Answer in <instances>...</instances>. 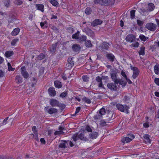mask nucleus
Instances as JSON below:
<instances>
[{
	"mask_svg": "<svg viewBox=\"0 0 159 159\" xmlns=\"http://www.w3.org/2000/svg\"><path fill=\"white\" fill-rule=\"evenodd\" d=\"M87 39L86 36L84 35H81L80 36H79L78 39V41L80 43H82L84 42H85Z\"/></svg>",
	"mask_w": 159,
	"mask_h": 159,
	"instance_id": "18",
	"label": "nucleus"
},
{
	"mask_svg": "<svg viewBox=\"0 0 159 159\" xmlns=\"http://www.w3.org/2000/svg\"><path fill=\"white\" fill-rule=\"evenodd\" d=\"M14 54V52L12 51H7L6 52L5 55L6 57H9L12 56Z\"/></svg>",
	"mask_w": 159,
	"mask_h": 159,
	"instance_id": "32",
	"label": "nucleus"
},
{
	"mask_svg": "<svg viewBox=\"0 0 159 159\" xmlns=\"http://www.w3.org/2000/svg\"><path fill=\"white\" fill-rule=\"evenodd\" d=\"M113 114L112 111L109 112L108 115L106 116L107 118H108L107 120L108 121H110L112 119H113L114 117H113Z\"/></svg>",
	"mask_w": 159,
	"mask_h": 159,
	"instance_id": "24",
	"label": "nucleus"
},
{
	"mask_svg": "<svg viewBox=\"0 0 159 159\" xmlns=\"http://www.w3.org/2000/svg\"><path fill=\"white\" fill-rule=\"evenodd\" d=\"M119 84L122 86L123 87H125L127 84V81L124 79H119Z\"/></svg>",
	"mask_w": 159,
	"mask_h": 159,
	"instance_id": "34",
	"label": "nucleus"
},
{
	"mask_svg": "<svg viewBox=\"0 0 159 159\" xmlns=\"http://www.w3.org/2000/svg\"><path fill=\"white\" fill-rule=\"evenodd\" d=\"M7 65L8 66V69L9 71H14L15 68H13L12 67L11 65V64L10 63H7Z\"/></svg>",
	"mask_w": 159,
	"mask_h": 159,
	"instance_id": "57",
	"label": "nucleus"
},
{
	"mask_svg": "<svg viewBox=\"0 0 159 159\" xmlns=\"http://www.w3.org/2000/svg\"><path fill=\"white\" fill-rule=\"evenodd\" d=\"M82 100L87 103L89 104L91 103L90 100L86 97H84L82 98Z\"/></svg>",
	"mask_w": 159,
	"mask_h": 159,
	"instance_id": "45",
	"label": "nucleus"
},
{
	"mask_svg": "<svg viewBox=\"0 0 159 159\" xmlns=\"http://www.w3.org/2000/svg\"><path fill=\"white\" fill-rule=\"evenodd\" d=\"M131 69L134 71H137L139 70L138 68L136 67H133L132 66H130Z\"/></svg>",
	"mask_w": 159,
	"mask_h": 159,
	"instance_id": "63",
	"label": "nucleus"
},
{
	"mask_svg": "<svg viewBox=\"0 0 159 159\" xmlns=\"http://www.w3.org/2000/svg\"><path fill=\"white\" fill-rule=\"evenodd\" d=\"M74 58L73 57L68 58L67 60L68 63V66H67L68 67L71 68L74 65L75 61L73 60Z\"/></svg>",
	"mask_w": 159,
	"mask_h": 159,
	"instance_id": "12",
	"label": "nucleus"
},
{
	"mask_svg": "<svg viewBox=\"0 0 159 159\" xmlns=\"http://www.w3.org/2000/svg\"><path fill=\"white\" fill-rule=\"evenodd\" d=\"M20 31V29L19 28H16L14 29L11 33V34L13 36H15L17 35Z\"/></svg>",
	"mask_w": 159,
	"mask_h": 159,
	"instance_id": "19",
	"label": "nucleus"
},
{
	"mask_svg": "<svg viewBox=\"0 0 159 159\" xmlns=\"http://www.w3.org/2000/svg\"><path fill=\"white\" fill-rule=\"evenodd\" d=\"M145 47L144 46L140 48V50L139 52V55L143 56L145 54Z\"/></svg>",
	"mask_w": 159,
	"mask_h": 159,
	"instance_id": "35",
	"label": "nucleus"
},
{
	"mask_svg": "<svg viewBox=\"0 0 159 159\" xmlns=\"http://www.w3.org/2000/svg\"><path fill=\"white\" fill-rule=\"evenodd\" d=\"M68 94V91H65L64 92L61 93L60 97L62 98H64L67 96Z\"/></svg>",
	"mask_w": 159,
	"mask_h": 159,
	"instance_id": "41",
	"label": "nucleus"
},
{
	"mask_svg": "<svg viewBox=\"0 0 159 159\" xmlns=\"http://www.w3.org/2000/svg\"><path fill=\"white\" fill-rule=\"evenodd\" d=\"M127 137L130 138L131 140L134 139L135 137L134 135L133 134H128L127 135Z\"/></svg>",
	"mask_w": 159,
	"mask_h": 159,
	"instance_id": "62",
	"label": "nucleus"
},
{
	"mask_svg": "<svg viewBox=\"0 0 159 159\" xmlns=\"http://www.w3.org/2000/svg\"><path fill=\"white\" fill-rule=\"evenodd\" d=\"M136 11L135 10H132L131 11L130 13V18L132 19H133L135 18V13Z\"/></svg>",
	"mask_w": 159,
	"mask_h": 159,
	"instance_id": "48",
	"label": "nucleus"
},
{
	"mask_svg": "<svg viewBox=\"0 0 159 159\" xmlns=\"http://www.w3.org/2000/svg\"><path fill=\"white\" fill-rule=\"evenodd\" d=\"M145 27L150 31H154L157 28V25L153 23H149L146 24Z\"/></svg>",
	"mask_w": 159,
	"mask_h": 159,
	"instance_id": "4",
	"label": "nucleus"
},
{
	"mask_svg": "<svg viewBox=\"0 0 159 159\" xmlns=\"http://www.w3.org/2000/svg\"><path fill=\"white\" fill-rule=\"evenodd\" d=\"M131 97L128 95H125L124 96L123 98V101L126 102L127 101H129Z\"/></svg>",
	"mask_w": 159,
	"mask_h": 159,
	"instance_id": "51",
	"label": "nucleus"
},
{
	"mask_svg": "<svg viewBox=\"0 0 159 159\" xmlns=\"http://www.w3.org/2000/svg\"><path fill=\"white\" fill-rule=\"evenodd\" d=\"M85 46L87 48H91L93 46V44L91 43L90 40H87L85 41Z\"/></svg>",
	"mask_w": 159,
	"mask_h": 159,
	"instance_id": "31",
	"label": "nucleus"
},
{
	"mask_svg": "<svg viewBox=\"0 0 159 159\" xmlns=\"http://www.w3.org/2000/svg\"><path fill=\"white\" fill-rule=\"evenodd\" d=\"M96 80L97 82L99 83H100L102 82V78H101L99 76H98L96 77Z\"/></svg>",
	"mask_w": 159,
	"mask_h": 159,
	"instance_id": "61",
	"label": "nucleus"
},
{
	"mask_svg": "<svg viewBox=\"0 0 159 159\" xmlns=\"http://www.w3.org/2000/svg\"><path fill=\"white\" fill-rule=\"evenodd\" d=\"M77 134H74L72 136V139L74 140V141L75 142H76L78 140V138H77Z\"/></svg>",
	"mask_w": 159,
	"mask_h": 159,
	"instance_id": "60",
	"label": "nucleus"
},
{
	"mask_svg": "<svg viewBox=\"0 0 159 159\" xmlns=\"http://www.w3.org/2000/svg\"><path fill=\"white\" fill-rule=\"evenodd\" d=\"M71 48L73 52L76 53H79L81 50L80 46L76 43L73 44Z\"/></svg>",
	"mask_w": 159,
	"mask_h": 159,
	"instance_id": "8",
	"label": "nucleus"
},
{
	"mask_svg": "<svg viewBox=\"0 0 159 159\" xmlns=\"http://www.w3.org/2000/svg\"><path fill=\"white\" fill-rule=\"evenodd\" d=\"M67 141H62V143H60L59 146V148H64L66 147V144L67 143Z\"/></svg>",
	"mask_w": 159,
	"mask_h": 159,
	"instance_id": "28",
	"label": "nucleus"
},
{
	"mask_svg": "<svg viewBox=\"0 0 159 159\" xmlns=\"http://www.w3.org/2000/svg\"><path fill=\"white\" fill-rule=\"evenodd\" d=\"M8 119V117H7L3 121L2 123L0 125L2 126L3 125H6L7 123V120Z\"/></svg>",
	"mask_w": 159,
	"mask_h": 159,
	"instance_id": "54",
	"label": "nucleus"
},
{
	"mask_svg": "<svg viewBox=\"0 0 159 159\" xmlns=\"http://www.w3.org/2000/svg\"><path fill=\"white\" fill-rule=\"evenodd\" d=\"M131 139L128 137H124L122 140V141L123 143H126L130 142L131 140Z\"/></svg>",
	"mask_w": 159,
	"mask_h": 159,
	"instance_id": "36",
	"label": "nucleus"
},
{
	"mask_svg": "<svg viewBox=\"0 0 159 159\" xmlns=\"http://www.w3.org/2000/svg\"><path fill=\"white\" fill-rule=\"evenodd\" d=\"M106 57L107 59L111 62H113L116 59L114 55L111 53H107L106 55Z\"/></svg>",
	"mask_w": 159,
	"mask_h": 159,
	"instance_id": "13",
	"label": "nucleus"
},
{
	"mask_svg": "<svg viewBox=\"0 0 159 159\" xmlns=\"http://www.w3.org/2000/svg\"><path fill=\"white\" fill-rule=\"evenodd\" d=\"M150 136L148 134H145L143 135L144 138L146 139V141L150 143H151V141L150 139Z\"/></svg>",
	"mask_w": 159,
	"mask_h": 159,
	"instance_id": "37",
	"label": "nucleus"
},
{
	"mask_svg": "<svg viewBox=\"0 0 159 159\" xmlns=\"http://www.w3.org/2000/svg\"><path fill=\"white\" fill-rule=\"evenodd\" d=\"M14 3L17 6H19L23 3V1L21 0H15L14 1Z\"/></svg>",
	"mask_w": 159,
	"mask_h": 159,
	"instance_id": "47",
	"label": "nucleus"
},
{
	"mask_svg": "<svg viewBox=\"0 0 159 159\" xmlns=\"http://www.w3.org/2000/svg\"><path fill=\"white\" fill-rule=\"evenodd\" d=\"M102 21L100 19H96L91 23V25L93 26H95L97 25L101 24Z\"/></svg>",
	"mask_w": 159,
	"mask_h": 159,
	"instance_id": "14",
	"label": "nucleus"
},
{
	"mask_svg": "<svg viewBox=\"0 0 159 159\" xmlns=\"http://www.w3.org/2000/svg\"><path fill=\"white\" fill-rule=\"evenodd\" d=\"M19 41V39L16 38L13 39L11 42V44L12 46H15L16 43Z\"/></svg>",
	"mask_w": 159,
	"mask_h": 159,
	"instance_id": "52",
	"label": "nucleus"
},
{
	"mask_svg": "<svg viewBox=\"0 0 159 159\" xmlns=\"http://www.w3.org/2000/svg\"><path fill=\"white\" fill-rule=\"evenodd\" d=\"M15 80L16 83L19 84L22 82V78L20 75H17L16 77Z\"/></svg>",
	"mask_w": 159,
	"mask_h": 159,
	"instance_id": "23",
	"label": "nucleus"
},
{
	"mask_svg": "<svg viewBox=\"0 0 159 159\" xmlns=\"http://www.w3.org/2000/svg\"><path fill=\"white\" fill-rule=\"evenodd\" d=\"M86 34L90 36L91 37H93L94 35L93 31L90 29L88 28V30L87 31Z\"/></svg>",
	"mask_w": 159,
	"mask_h": 159,
	"instance_id": "29",
	"label": "nucleus"
},
{
	"mask_svg": "<svg viewBox=\"0 0 159 159\" xmlns=\"http://www.w3.org/2000/svg\"><path fill=\"white\" fill-rule=\"evenodd\" d=\"M139 43L138 42H136L134 43L131 44L130 46L132 47L137 48L139 47Z\"/></svg>",
	"mask_w": 159,
	"mask_h": 159,
	"instance_id": "58",
	"label": "nucleus"
},
{
	"mask_svg": "<svg viewBox=\"0 0 159 159\" xmlns=\"http://www.w3.org/2000/svg\"><path fill=\"white\" fill-rule=\"evenodd\" d=\"M116 107L120 111L122 112H125L128 114L129 113V107L126 105H123L120 103H118L116 104Z\"/></svg>",
	"mask_w": 159,
	"mask_h": 159,
	"instance_id": "1",
	"label": "nucleus"
},
{
	"mask_svg": "<svg viewBox=\"0 0 159 159\" xmlns=\"http://www.w3.org/2000/svg\"><path fill=\"white\" fill-rule=\"evenodd\" d=\"M114 82L109 83L107 84V86L108 88L111 91H116L118 89V87L116 84Z\"/></svg>",
	"mask_w": 159,
	"mask_h": 159,
	"instance_id": "6",
	"label": "nucleus"
},
{
	"mask_svg": "<svg viewBox=\"0 0 159 159\" xmlns=\"http://www.w3.org/2000/svg\"><path fill=\"white\" fill-rule=\"evenodd\" d=\"M21 72L22 75L25 79H27L29 77V74L26 70L25 66H23L21 68Z\"/></svg>",
	"mask_w": 159,
	"mask_h": 159,
	"instance_id": "9",
	"label": "nucleus"
},
{
	"mask_svg": "<svg viewBox=\"0 0 159 159\" xmlns=\"http://www.w3.org/2000/svg\"><path fill=\"white\" fill-rule=\"evenodd\" d=\"M49 103L52 107L58 106L63 109L65 108L66 107L65 105L60 103L58 101L52 98L50 99Z\"/></svg>",
	"mask_w": 159,
	"mask_h": 159,
	"instance_id": "2",
	"label": "nucleus"
},
{
	"mask_svg": "<svg viewBox=\"0 0 159 159\" xmlns=\"http://www.w3.org/2000/svg\"><path fill=\"white\" fill-rule=\"evenodd\" d=\"M139 70L137 71H133V75H132V77L133 79H135L137 78L139 75Z\"/></svg>",
	"mask_w": 159,
	"mask_h": 159,
	"instance_id": "44",
	"label": "nucleus"
},
{
	"mask_svg": "<svg viewBox=\"0 0 159 159\" xmlns=\"http://www.w3.org/2000/svg\"><path fill=\"white\" fill-rule=\"evenodd\" d=\"M48 92L49 95L52 97L55 96L56 94V92L54 88L50 87L49 88Z\"/></svg>",
	"mask_w": 159,
	"mask_h": 159,
	"instance_id": "11",
	"label": "nucleus"
},
{
	"mask_svg": "<svg viewBox=\"0 0 159 159\" xmlns=\"http://www.w3.org/2000/svg\"><path fill=\"white\" fill-rule=\"evenodd\" d=\"M115 2L114 0H99L98 3L101 5H112Z\"/></svg>",
	"mask_w": 159,
	"mask_h": 159,
	"instance_id": "3",
	"label": "nucleus"
},
{
	"mask_svg": "<svg viewBox=\"0 0 159 159\" xmlns=\"http://www.w3.org/2000/svg\"><path fill=\"white\" fill-rule=\"evenodd\" d=\"M155 8V6L153 4L150 3L148 4L147 10L148 11H152Z\"/></svg>",
	"mask_w": 159,
	"mask_h": 159,
	"instance_id": "16",
	"label": "nucleus"
},
{
	"mask_svg": "<svg viewBox=\"0 0 159 159\" xmlns=\"http://www.w3.org/2000/svg\"><path fill=\"white\" fill-rule=\"evenodd\" d=\"M155 73L156 74H158L159 73V64L156 65L154 68Z\"/></svg>",
	"mask_w": 159,
	"mask_h": 159,
	"instance_id": "38",
	"label": "nucleus"
},
{
	"mask_svg": "<svg viewBox=\"0 0 159 159\" xmlns=\"http://www.w3.org/2000/svg\"><path fill=\"white\" fill-rule=\"evenodd\" d=\"M80 32L79 31H77V32L74 34H73L72 37L73 39H75L78 40L80 36Z\"/></svg>",
	"mask_w": 159,
	"mask_h": 159,
	"instance_id": "27",
	"label": "nucleus"
},
{
	"mask_svg": "<svg viewBox=\"0 0 159 159\" xmlns=\"http://www.w3.org/2000/svg\"><path fill=\"white\" fill-rule=\"evenodd\" d=\"M66 30L69 33L72 34L75 31L74 28L73 26H69L66 28Z\"/></svg>",
	"mask_w": 159,
	"mask_h": 159,
	"instance_id": "33",
	"label": "nucleus"
},
{
	"mask_svg": "<svg viewBox=\"0 0 159 159\" xmlns=\"http://www.w3.org/2000/svg\"><path fill=\"white\" fill-rule=\"evenodd\" d=\"M139 38L141 41H145L148 39V37H146L143 35H139Z\"/></svg>",
	"mask_w": 159,
	"mask_h": 159,
	"instance_id": "40",
	"label": "nucleus"
},
{
	"mask_svg": "<svg viewBox=\"0 0 159 159\" xmlns=\"http://www.w3.org/2000/svg\"><path fill=\"white\" fill-rule=\"evenodd\" d=\"M106 113L105 110L103 107H102L99 111V113L102 116L105 114Z\"/></svg>",
	"mask_w": 159,
	"mask_h": 159,
	"instance_id": "49",
	"label": "nucleus"
},
{
	"mask_svg": "<svg viewBox=\"0 0 159 159\" xmlns=\"http://www.w3.org/2000/svg\"><path fill=\"white\" fill-rule=\"evenodd\" d=\"M155 83L158 86H159V78H156L154 79Z\"/></svg>",
	"mask_w": 159,
	"mask_h": 159,
	"instance_id": "64",
	"label": "nucleus"
},
{
	"mask_svg": "<svg viewBox=\"0 0 159 159\" xmlns=\"http://www.w3.org/2000/svg\"><path fill=\"white\" fill-rule=\"evenodd\" d=\"M137 23L138 25L140 26H142L144 24L143 21L139 20H137Z\"/></svg>",
	"mask_w": 159,
	"mask_h": 159,
	"instance_id": "53",
	"label": "nucleus"
},
{
	"mask_svg": "<svg viewBox=\"0 0 159 159\" xmlns=\"http://www.w3.org/2000/svg\"><path fill=\"white\" fill-rule=\"evenodd\" d=\"M49 2L54 6L57 7L58 6L59 3L56 0H50Z\"/></svg>",
	"mask_w": 159,
	"mask_h": 159,
	"instance_id": "30",
	"label": "nucleus"
},
{
	"mask_svg": "<svg viewBox=\"0 0 159 159\" xmlns=\"http://www.w3.org/2000/svg\"><path fill=\"white\" fill-rule=\"evenodd\" d=\"M109 44L108 43L106 42H103L102 44L100 45L99 46L100 49L102 51H105V50H108L109 48Z\"/></svg>",
	"mask_w": 159,
	"mask_h": 159,
	"instance_id": "10",
	"label": "nucleus"
},
{
	"mask_svg": "<svg viewBox=\"0 0 159 159\" xmlns=\"http://www.w3.org/2000/svg\"><path fill=\"white\" fill-rule=\"evenodd\" d=\"M111 79L116 84H118L119 82V79H118L115 73H112L111 75Z\"/></svg>",
	"mask_w": 159,
	"mask_h": 159,
	"instance_id": "15",
	"label": "nucleus"
},
{
	"mask_svg": "<svg viewBox=\"0 0 159 159\" xmlns=\"http://www.w3.org/2000/svg\"><path fill=\"white\" fill-rule=\"evenodd\" d=\"M10 0H5L4 4L5 6L7 7H8L10 5Z\"/></svg>",
	"mask_w": 159,
	"mask_h": 159,
	"instance_id": "55",
	"label": "nucleus"
},
{
	"mask_svg": "<svg viewBox=\"0 0 159 159\" xmlns=\"http://www.w3.org/2000/svg\"><path fill=\"white\" fill-rule=\"evenodd\" d=\"M55 87L58 89L62 87L61 82L58 80H56L54 82Z\"/></svg>",
	"mask_w": 159,
	"mask_h": 159,
	"instance_id": "25",
	"label": "nucleus"
},
{
	"mask_svg": "<svg viewBox=\"0 0 159 159\" xmlns=\"http://www.w3.org/2000/svg\"><path fill=\"white\" fill-rule=\"evenodd\" d=\"M136 39V37L132 34H130L127 35L125 38V40L127 42L132 43L134 42Z\"/></svg>",
	"mask_w": 159,
	"mask_h": 159,
	"instance_id": "7",
	"label": "nucleus"
},
{
	"mask_svg": "<svg viewBox=\"0 0 159 159\" xmlns=\"http://www.w3.org/2000/svg\"><path fill=\"white\" fill-rule=\"evenodd\" d=\"M32 130L34 134H38V131L36 126H34L32 127Z\"/></svg>",
	"mask_w": 159,
	"mask_h": 159,
	"instance_id": "56",
	"label": "nucleus"
},
{
	"mask_svg": "<svg viewBox=\"0 0 159 159\" xmlns=\"http://www.w3.org/2000/svg\"><path fill=\"white\" fill-rule=\"evenodd\" d=\"M98 136V133L96 132H93L89 134V137L92 139H96Z\"/></svg>",
	"mask_w": 159,
	"mask_h": 159,
	"instance_id": "20",
	"label": "nucleus"
},
{
	"mask_svg": "<svg viewBox=\"0 0 159 159\" xmlns=\"http://www.w3.org/2000/svg\"><path fill=\"white\" fill-rule=\"evenodd\" d=\"M44 110L50 114L56 113L57 112V110L55 108L52 107L49 108V106H47L44 108Z\"/></svg>",
	"mask_w": 159,
	"mask_h": 159,
	"instance_id": "5",
	"label": "nucleus"
},
{
	"mask_svg": "<svg viewBox=\"0 0 159 159\" xmlns=\"http://www.w3.org/2000/svg\"><path fill=\"white\" fill-rule=\"evenodd\" d=\"M92 9L90 7H87L85 10V13L87 15L90 14L92 12Z\"/></svg>",
	"mask_w": 159,
	"mask_h": 159,
	"instance_id": "39",
	"label": "nucleus"
},
{
	"mask_svg": "<svg viewBox=\"0 0 159 159\" xmlns=\"http://www.w3.org/2000/svg\"><path fill=\"white\" fill-rule=\"evenodd\" d=\"M102 117V116L99 113H97V114L95 115L94 116V119L95 120H97L98 119H101Z\"/></svg>",
	"mask_w": 159,
	"mask_h": 159,
	"instance_id": "43",
	"label": "nucleus"
},
{
	"mask_svg": "<svg viewBox=\"0 0 159 159\" xmlns=\"http://www.w3.org/2000/svg\"><path fill=\"white\" fill-rule=\"evenodd\" d=\"M78 138L80 139L85 141H89L88 139L84 136V134L82 133L78 135Z\"/></svg>",
	"mask_w": 159,
	"mask_h": 159,
	"instance_id": "21",
	"label": "nucleus"
},
{
	"mask_svg": "<svg viewBox=\"0 0 159 159\" xmlns=\"http://www.w3.org/2000/svg\"><path fill=\"white\" fill-rule=\"evenodd\" d=\"M45 55L43 53L40 54L37 57V59L39 60H42L45 58Z\"/></svg>",
	"mask_w": 159,
	"mask_h": 159,
	"instance_id": "50",
	"label": "nucleus"
},
{
	"mask_svg": "<svg viewBox=\"0 0 159 159\" xmlns=\"http://www.w3.org/2000/svg\"><path fill=\"white\" fill-rule=\"evenodd\" d=\"M82 79L84 82H87L89 81V78L88 75H85L82 76Z\"/></svg>",
	"mask_w": 159,
	"mask_h": 159,
	"instance_id": "42",
	"label": "nucleus"
},
{
	"mask_svg": "<svg viewBox=\"0 0 159 159\" xmlns=\"http://www.w3.org/2000/svg\"><path fill=\"white\" fill-rule=\"evenodd\" d=\"M36 6L38 10L41 11L42 12H43L44 7L43 5L42 4H36Z\"/></svg>",
	"mask_w": 159,
	"mask_h": 159,
	"instance_id": "26",
	"label": "nucleus"
},
{
	"mask_svg": "<svg viewBox=\"0 0 159 159\" xmlns=\"http://www.w3.org/2000/svg\"><path fill=\"white\" fill-rule=\"evenodd\" d=\"M16 20V16L13 14H11L10 15L9 18L8 19V21L9 23H12L14 20Z\"/></svg>",
	"mask_w": 159,
	"mask_h": 159,
	"instance_id": "22",
	"label": "nucleus"
},
{
	"mask_svg": "<svg viewBox=\"0 0 159 159\" xmlns=\"http://www.w3.org/2000/svg\"><path fill=\"white\" fill-rule=\"evenodd\" d=\"M106 122L103 120H102L100 121V125L102 126H104L106 125Z\"/></svg>",
	"mask_w": 159,
	"mask_h": 159,
	"instance_id": "59",
	"label": "nucleus"
},
{
	"mask_svg": "<svg viewBox=\"0 0 159 159\" xmlns=\"http://www.w3.org/2000/svg\"><path fill=\"white\" fill-rule=\"evenodd\" d=\"M57 45L58 43H56L54 44H52L50 48V51L52 53H54L56 51Z\"/></svg>",
	"mask_w": 159,
	"mask_h": 159,
	"instance_id": "17",
	"label": "nucleus"
},
{
	"mask_svg": "<svg viewBox=\"0 0 159 159\" xmlns=\"http://www.w3.org/2000/svg\"><path fill=\"white\" fill-rule=\"evenodd\" d=\"M64 133L63 132V130H60L59 131H56L54 133V134L55 135H64Z\"/></svg>",
	"mask_w": 159,
	"mask_h": 159,
	"instance_id": "46",
	"label": "nucleus"
}]
</instances>
